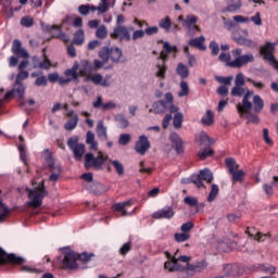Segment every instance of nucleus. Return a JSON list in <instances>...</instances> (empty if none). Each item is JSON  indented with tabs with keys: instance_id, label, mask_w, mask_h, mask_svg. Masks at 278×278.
<instances>
[{
	"instance_id": "1",
	"label": "nucleus",
	"mask_w": 278,
	"mask_h": 278,
	"mask_svg": "<svg viewBox=\"0 0 278 278\" xmlns=\"http://www.w3.org/2000/svg\"><path fill=\"white\" fill-rule=\"evenodd\" d=\"M94 257V253L83 252L80 254L71 251L68 248L63 250V261L62 264L64 268L68 270H75L77 268V260L80 262H90Z\"/></svg>"
},
{
	"instance_id": "2",
	"label": "nucleus",
	"mask_w": 278,
	"mask_h": 278,
	"mask_svg": "<svg viewBox=\"0 0 278 278\" xmlns=\"http://www.w3.org/2000/svg\"><path fill=\"white\" fill-rule=\"evenodd\" d=\"M174 98L173 93H165V100H159L152 104V109L149 110L150 113L154 114H165V112H169L170 114L175 112H179V106L173 103Z\"/></svg>"
},
{
	"instance_id": "3",
	"label": "nucleus",
	"mask_w": 278,
	"mask_h": 278,
	"mask_svg": "<svg viewBox=\"0 0 278 278\" xmlns=\"http://www.w3.org/2000/svg\"><path fill=\"white\" fill-rule=\"evenodd\" d=\"M110 161V156L103 152H98V155L94 156L92 152L85 154L84 166L89 170V168H94V170H103V164Z\"/></svg>"
},
{
	"instance_id": "4",
	"label": "nucleus",
	"mask_w": 278,
	"mask_h": 278,
	"mask_svg": "<svg viewBox=\"0 0 278 278\" xmlns=\"http://www.w3.org/2000/svg\"><path fill=\"white\" fill-rule=\"evenodd\" d=\"M231 53L235 60L226 64L230 68H242V66L255 62L253 53L242 54V49L240 48L232 50Z\"/></svg>"
},
{
	"instance_id": "5",
	"label": "nucleus",
	"mask_w": 278,
	"mask_h": 278,
	"mask_svg": "<svg viewBox=\"0 0 278 278\" xmlns=\"http://www.w3.org/2000/svg\"><path fill=\"white\" fill-rule=\"evenodd\" d=\"M48 195L49 192L45 189V181H42L38 188L28 190V197L31 199V201L28 202V206L34 207V210L40 207V205H42V200Z\"/></svg>"
},
{
	"instance_id": "6",
	"label": "nucleus",
	"mask_w": 278,
	"mask_h": 278,
	"mask_svg": "<svg viewBox=\"0 0 278 278\" xmlns=\"http://www.w3.org/2000/svg\"><path fill=\"white\" fill-rule=\"evenodd\" d=\"M99 58L103 60L104 62H113V64H121L122 61L121 58H123V50L121 48H110V47H103L99 51Z\"/></svg>"
},
{
	"instance_id": "7",
	"label": "nucleus",
	"mask_w": 278,
	"mask_h": 278,
	"mask_svg": "<svg viewBox=\"0 0 278 278\" xmlns=\"http://www.w3.org/2000/svg\"><path fill=\"white\" fill-rule=\"evenodd\" d=\"M278 46V41H267L266 45L260 48L261 55H264V60L270 63V65L278 71V61L275 59V49Z\"/></svg>"
},
{
	"instance_id": "8",
	"label": "nucleus",
	"mask_w": 278,
	"mask_h": 278,
	"mask_svg": "<svg viewBox=\"0 0 278 278\" xmlns=\"http://www.w3.org/2000/svg\"><path fill=\"white\" fill-rule=\"evenodd\" d=\"M173 113H167L162 122L163 129H168V126L170 125V122L173 121V125L175 129H181V125H184V113L177 111Z\"/></svg>"
},
{
	"instance_id": "9",
	"label": "nucleus",
	"mask_w": 278,
	"mask_h": 278,
	"mask_svg": "<svg viewBox=\"0 0 278 278\" xmlns=\"http://www.w3.org/2000/svg\"><path fill=\"white\" fill-rule=\"evenodd\" d=\"M84 81H92L94 86H101L102 88H110L112 86V75L108 74L104 76L101 74H93L92 76L86 77Z\"/></svg>"
},
{
	"instance_id": "10",
	"label": "nucleus",
	"mask_w": 278,
	"mask_h": 278,
	"mask_svg": "<svg viewBox=\"0 0 278 278\" xmlns=\"http://www.w3.org/2000/svg\"><path fill=\"white\" fill-rule=\"evenodd\" d=\"M111 38L113 40H119V42H123V40L129 42L131 40V33L127 26H116L111 33Z\"/></svg>"
},
{
	"instance_id": "11",
	"label": "nucleus",
	"mask_w": 278,
	"mask_h": 278,
	"mask_svg": "<svg viewBox=\"0 0 278 278\" xmlns=\"http://www.w3.org/2000/svg\"><path fill=\"white\" fill-rule=\"evenodd\" d=\"M244 275V267L238 264H226L224 265V277H242Z\"/></svg>"
},
{
	"instance_id": "12",
	"label": "nucleus",
	"mask_w": 278,
	"mask_h": 278,
	"mask_svg": "<svg viewBox=\"0 0 278 278\" xmlns=\"http://www.w3.org/2000/svg\"><path fill=\"white\" fill-rule=\"evenodd\" d=\"M254 92L252 90H247L243 93L242 105L238 104L237 109L239 114H247V112H251L253 110V103L250 101L251 97H253Z\"/></svg>"
},
{
	"instance_id": "13",
	"label": "nucleus",
	"mask_w": 278,
	"mask_h": 278,
	"mask_svg": "<svg viewBox=\"0 0 278 278\" xmlns=\"http://www.w3.org/2000/svg\"><path fill=\"white\" fill-rule=\"evenodd\" d=\"M9 262V264H25V258L16 256L14 253L8 254L5 250L0 248V264H5Z\"/></svg>"
},
{
	"instance_id": "14",
	"label": "nucleus",
	"mask_w": 278,
	"mask_h": 278,
	"mask_svg": "<svg viewBox=\"0 0 278 278\" xmlns=\"http://www.w3.org/2000/svg\"><path fill=\"white\" fill-rule=\"evenodd\" d=\"M151 149V142H149V138L147 136L141 135L139 137V140L135 144V151L136 153H139V155H144L147 151Z\"/></svg>"
},
{
	"instance_id": "15",
	"label": "nucleus",
	"mask_w": 278,
	"mask_h": 278,
	"mask_svg": "<svg viewBox=\"0 0 278 278\" xmlns=\"http://www.w3.org/2000/svg\"><path fill=\"white\" fill-rule=\"evenodd\" d=\"M11 51L17 58H23L24 60H28L29 58V52L23 48V43L18 39L13 40Z\"/></svg>"
},
{
	"instance_id": "16",
	"label": "nucleus",
	"mask_w": 278,
	"mask_h": 278,
	"mask_svg": "<svg viewBox=\"0 0 278 278\" xmlns=\"http://www.w3.org/2000/svg\"><path fill=\"white\" fill-rule=\"evenodd\" d=\"M164 268H165V270H169V273H175L177 270L180 273H184V270H186V267H184V266H181V264H179V261L177 260V253H175L172 261L165 262Z\"/></svg>"
},
{
	"instance_id": "17",
	"label": "nucleus",
	"mask_w": 278,
	"mask_h": 278,
	"mask_svg": "<svg viewBox=\"0 0 278 278\" xmlns=\"http://www.w3.org/2000/svg\"><path fill=\"white\" fill-rule=\"evenodd\" d=\"M169 140L178 155L184 153V140H181V137L177 132H172L169 135Z\"/></svg>"
},
{
	"instance_id": "18",
	"label": "nucleus",
	"mask_w": 278,
	"mask_h": 278,
	"mask_svg": "<svg viewBox=\"0 0 278 278\" xmlns=\"http://www.w3.org/2000/svg\"><path fill=\"white\" fill-rule=\"evenodd\" d=\"M47 159L46 162L48 164L50 173L54 175H62V167L60 165H55V159H53V155H51V152L49 150H46Z\"/></svg>"
},
{
	"instance_id": "19",
	"label": "nucleus",
	"mask_w": 278,
	"mask_h": 278,
	"mask_svg": "<svg viewBox=\"0 0 278 278\" xmlns=\"http://www.w3.org/2000/svg\"><path fill=\"white\" fill-rule=\"evenodd\" d=\"M175 216V211L170 206H165L164 208L153 213L152 217L156 220H160L162 218L170 219Z\"/></svg>"
},
{
	"instance_id": "20",
	"label": "nucleus",
	"mask_w": 278,
	"mask_h": 278,
	"mask_svg": "<svg viewBox=\"0 0 278 278\" xmlns=\"http://www.w3.org/2000/svg\"><path fill=\"white\" fill-rule=\"evenodd\" d=\"M188 46L193 47V49H199L200 51H207V46L205 45V36L190 39Z\"/></svg>"
},
{
	"instance_id": "21",
	"label": "nucleus",
	"mask_w": 278,
	"mask_h": 278,
	"mask_svg": "<svg viewBox=\"0 0 278 278\" xmlns=\"http://www.w3.org/2000/svg\"><path fill=\"white\" fill-rule=\"evenodd\" d=\"M14 92L18 96L20 105L23 108L25 103H27L25 99V85L23 83H18L15 80V84L13 85Z\"/></svg>"
},
{
	"instance_id": "22",
	"label": "nucleus",
	"mask_w": 278,
	"mask_h": 278,
	"mask_svg": "<svg viewBox=\"0 0 278 278\" xmlns=\"http://www.w3.org/2000/svg\"><path fill=\"white\" fill-rule=\"evenodd\" d=\"M242 8V0H230L226 8L222 9V14L230 12L231 14H236L238 10Z\"/></svg>"
},
{
	"instance_id": "23",
	"label": "nucleus",
	"mask_w": 278,
	"mask_h": 278,
	"mask_svg": "<svg viewBox=\"0 0 278 278\" xmlns=\"http://www.w3.org/2000/svg\"><path fill=\"white\" fill-rule=\"evenodd\" d=\"M195 177H199L200 184H203V181L212 184V181H214V174L210 168L201 169L199 174H195Z\"/></svg>"
},
{
	"instance_id": "24",
	"label": "nucleus",
	"mask_w": 278,
	"mask_h": 278,
	"mask_svg": "<svg viewBox=\"0 0 278 278\" xmlns=\"http://www.w3.org/2000/svg\"><path fill=\"white\" fill-rule=\"evenodd\" d=\"M252 110L255 114H261L264 110V100L260 94L253 96Z\"/></svg>"
},
{
	"instance_id": "25",
	"label": "nucleus",
	"mask_w": 278,
	"mask_h": 278,
	"mask_svg": "<svg viewBox=\"0 0 278 278\" xmlns=\"http://www.w3.org/2000/svg\"><path fill=\"white\" fill-rule=\"evenodd\" d=\"M86 189L89 190L92 194H103L105 189H103V185L101 182H91L86 186Z\"/></svg>"
},
{
	"instance_id": "26",
	"label": "nucleus",
	"mask_w": 278,
	"mask_h": 278,
	"mask_svg": "<svg viewBox=\"0 0 278 278\" xmlns=\"http://www.w3.org/2000/svg\"><path fill=\"white\" fill-rule=\"evenodd\" d=\"M96 134L100 140H108V128L103 125V121L98 122Z\"/></svg>"
},
{
	"instance_id": "27",
	"label": "nucleus",
	"mask_w": 278,
	"mask_h": 278,
	"mask_svg": "<svg viewBox=\"0 0 278 278\" xmlns=\"http://www.w3.org/2000/svg\"><path fill=\"white\" fill-rule=\"evenodd\" d=\"M181 184H194L199 189L205 188V184L201 182L197 174L191 175L189 178H182Z\"/></svg>"
},
{
	"instance_id": "28",
	"label": "nucleus",
	"mask_w": 278,
	"mask_h": 278,
	"mask_svg": "<svg viewBox=\"0 0 278 278\" xmlns=\"http://www.w3.org/2000/svg\"><path fill=\"white\" fill-rule=\"evenodd\" d=\"M176 72L181 79H188V77H190V71L188 70V66L184 63H178Z\"/></svg>"
},
{
	"instance_id": "29",
	"label": "nucleus",
	"mask_w": 278,
	"mask_h": 278,
	"mask_svg": "<svg viewBox=\"0 0 278 278\" xmlns=\"http://www.w3.org/2000/svg\"><path fill=\"white\" fill-rule=\"evenodd\" d=\"M77 71H79V63L78 62L74 63L72 68L66 70L64 72V75H65V77H72L71 79H78L79 78V73Z\"/></svg>"
},
{
	"instance_id": "30",
	"label": "nucleus",
	"mask_w": 278,
	"mask_h": 278,
	"mask_svg": "<svg viewBox=\"0 0 278 278\" xmlns=\"http://www.w3.org/2000/svg\"><path fill=\"white\" fill-rule=\"evenodd\" d=\"M74 157L77 162H81L84 154L86 153V144L80 143L77 148L73 150Z\"/></svg>"
},
{
	"instance_id": "31",
	"label": "nucleus",
	"mask_w": 278,
	"mask_h": 278,
	"mask_svg": "<svg viewBox=\"0 0 278 278\" xmlns=\"http://www.w3.org/2000/svg\"><path fill=\"white\" fill-rule=\"evenodd\" d=\"M131 205V200H128L126 202H119L113 205V210L115 212H122V216H129V213L126 212L125 207Z\"/></svg>"
},
{
	"instance_id": "32",
	"label": "nucleus",
	"mask_w": 278,
	"mask_h": 278,
	"mask_svg": "<svg viewBox=\"0 0 278 278\" xmlns=\"http://www.w3.org/2000/svg\"><path fill=\"white\" fill-rule=\"evenodd\" d=\"M226 167L228 168V173H235L240 168V165L236 162V159L228 157L225 160Z\"/></svg>"
},
{
	"instance_id": "33",
	"label": "nucleus",
	"mask_w": 278,
	"mask_h": 278,
	"mask_svg": "<svg viewBox=\"0 0 278 278\" xmlns=\"http://www.w3.org/2000/svg\"><path fill=\"white\" fill-rule=\"evenodd\" d=\"M199 23V17L197 15H187L186 21H184L182 27L185 29H189L191 27H194Z\"/></svg>"
},
{
	"instance_id": "34",
	"label": "nucleus",
	"mask_w": 278,
	"mask_h": 278,
	"mask_svg": "<svg viewBox=\"0 0 278 278\" xmlns=\"http://www.w3.org/2000/svg\"><path fill=\"white\" fill-rule=\"evenodd\" d=\"M201 123L206 127H212V125H214V112L207 110L206 114L202 117Z\"/></svg>"
},
{
	"instance_id": "35",
	"label": "nucleus",
	"mask_w": 278,
	"mask_h": 278,
	"mask_svg": "<svg viewBox=\"0 0 278 278\" xmlns=\"http://www.w3.org/2000/svg\"><path fill=\"white\" fill-rule=\"evenodd\" d=\"M233 40L235 42H237V45H240L241 47H255V41L244 38L242 36L235 37Z\"/></svg>"
},
{
	"instance_id": "36",
	"label": "nucleus",
	"mask_w": 278,
	"mask_h": 278,
	"mask_svg": "<svg viewBox=\"0 0 278 278\" xmlns=\"http://www.w3.org/2000/svg\"><path fill=\"white\" fill-rule=\"evenodd\" d=\"M216 142L214 139L210 137L206 132H201L200 135V144L201 147H212Z\"/></svg>"
},
{
	"instance_id": "37",
	"label": "nucleus",
	"mask_w": 278,
	"mask_h": 278,
	"mask_svg": "<svg viewBox=\"0 0 278 278\" xmlns=\"http://www.w3.org/2000/svg\"><path fill=\"white\" fill-rule=\"evenodd\" d=\"M86 40V34L84 33V29H78L74 34L73 42L74 45H77L78 47H81V43Z\"/></svg>"
},
{
	"instance_id": "38",
	"label": "nucleus",
	"mask_w": 278,
	"mask_h": 278,
	"mask_svg": "<svg viewBox=\"0 0 278 278\" xmlns=\"http://www.w3.org/2000/svg\"><path fill=\"white\" fill-rule=\"evenodd\" d=\"M79 123V116L74 115L72 118L68 119L67 123H65L64 128L66 131H73L75 127H77V124Z\"/></svg>"
},
{
	"instance_id": "39",
	"label": "nucleus",
	"mask_w": 278,
	"mask_h": 278,
	"mask_svg": "<svg viewBox=\"0 0 278 278\" xmlns=\"http://www.w3.org/2000/svg\"><path fill=\"white\" fill-rule=\"evenodd\" d=\"M230 175L232 176V184H236L237 181L242 182L247 174L242 169H236Z\"/></svg>"
},
{
	"instance_id": "40",
	"label": "nucleus",
	"mask_w": 278,
	"mask_h": 278,
	"mask_svg": "<svg viewBox=\"0 0 278 278\" xmlns=\"http://www.w3.org/2000/svg\"><path fill=\"white\" fill-rule=\"evenodd\" d=\"M173 25V22L170 21L169 16H165L164 18L160 20L159 27L161 29H164L165 31H170V26Z\"/></svg>"
},
{
	"instance_id": "41",
	"label": "nucleus",
	"mask_w": 278,
	"mask_h": 278,
	"mask_svg": "<svg viewBox=\"0 0 278 278\" xmlns=\"http://www.w3.org/2000/svg\"><path fill=\"white\" fill-rule=\"evenodd\" d=\"M157 72L155 74V77H159L160 79H166V72L168 71V66L166 63H163L162 65H156Z\"/></svg>"
},
{
	"instance_id": "42",
	"label": "nucleus",
	"mask_w": 278,
	"mask_h": 278,
	"mask_svg": "<svg viewBox=\"0 0 278 278\" xmlns=\"http://www.w3.org/2000/svg\"><path fill=\"white\" fill-rule=\"evenodd\" d=\"M96 36L100 40H105L108 38V27L105 25H100L96 30Z\"/></svg>"
},
{
	"instance_id": "43",
	"label": "nucleus",
	"mask_w": 278,
	"mask_h": 278,
	"mask_svg": "<svg viewBox=\"0 0 278 278\" xmlns=\"http://www.w3.org/2000/svg\"><path fill=\"white\" fill-rule=\"evenodd\" d=\"M115 121L121 129H127V127H129V119L121 114L115 116Z\"/></svg>"
},
{
	"instance_id": "44",
	"label": "nucleus",
	"mask_w": 278,
	"mask_h": 278,
	"mask_svg": "<svg viewBox=\"0 0 278 278\" xmlns=\"http://www.w3.org/2000/svg\"><path fill=\"white\" fill-rule=\"evenodd\" d=\"M110 162L114 166L117 175H119V176L125 175V166L123 165V163H121V161H118V160H114V161L110 160Z\"/></svg>"
},
{
	"instance_id": "45",
	"label": "nucleus",
	"mask_w": 278,
	"mask_h": 278,
	"mask_svg": "<svg viewBox=\"0 0 278 278\" xmlns=\"http://www.w3.org/2000/svg\"><path fill=\"white\" fill-rule=\"evenodd\" d=\"M218 192H219L218 185L213 184L211 187V192L208 193V197H207L208 203H212V201L216 200V198L218 197Z\"/></svg>"
},
{
	"instance_id": "46",
	"label": "nucleus",
	"mask_w": 278,
	"mask_h": 278,
	"mask_svg": "<svg viewBox=\"0 0 278 278\" xmlns=\"http://www.w3.org/2000/svg\"><path fill=\"white\" fill-rule=\"evenodd\" d=\"M180 89L178 97H188V94H190V87H188V83L186 80L180 81Z\"/></svg>"
},
{
	"instance_id": "47",
	"label": "nucleus",
	"mask_w": 278,
	"mask_h": 278,
	"mask_svg": "<svg viewBox=\"0 0 278 278\" xmlns=\"http://www.w3.org/2000/svg\"><path fill=\"white\" fill-rule=\"evenodd\" d=\"M244 92H247L244 87L235 85L230 91V94L231 97H244Z\"/></svg>"
},
{
	"instance_id": "48",
	"label": "nucleus",
	"mask_w": 278,
	"mask_h": 278,
	"mask_svg": "<svg viewBox=\"0 0 278 278\" xmlns=\"http://www.w3.org/2000/svg\"><path fill=\"white\" fill-rule=\"evenodd\" d=\"M198 155H199L200 160H205L206 157L214 155V150H212L210 148H202L199 151Z\"/></svg>"
},
{
	"instance_id": "49",
	"label": "nucleus",
	"mask_w": 278,
	"mask_h": 278,
	"mask_svg": "<svg viewBox=\"0 0 278 278\" xmlns=\"http://www.w3.org/2000/svg\"><path fill=\"white\" fill-rule=\"evenodd\" d=\"M208 49H211V55L216 56L218 53H220V47L218 46V42L211 41L208 45Z\"/></svg>"
},
{
	"instance_id": "50",
	"label": "nucleus",
	"mask_w": 278,
	"mask_h": 278,
	"mask_svg": "<svg viewBox=\"0 0 278 278\" xmlns=\"http://www.w3.org/2000/svg\"><path fill=\"white\" fill-rule=\"evenodd\" d=\"M108 10H110V5L108 4V1L101 0V2L97 7V12H99V14H105Z\"/></svg>"
},
{
	"instance_id": "51",
	"label": "nucleus",
	"mask_w": 278,
	"mask_h": 278,
	"mask_svg": "<svg viewBox=\"0 0 278 278\" xmlns=\"http://www.w3.org/2000/svg\"><path fill=\"white\" fill-rule=\"evenodd\" d=\"M215 79L216 81H218V84H224V86H231V81H233V76H216Z\"/></svg>"
},
{
	"instance_id": "52",
	"label": "nucleus",
	"mask_w": 278,
	"mask_h": 278,
	"mask_svg": "<svg viewBox=\"0 0 278 278\" xmlns=\"http://www.w3.org/2000/svg\"><path fill=\"white\" fill-rule=\"evenodd\" d=\"M128 142H131V135L122 134L118 139V144H121L122 147H127Z\"/></svg>"
},
{
	"instance_id": "53",
	"label": "nucleus",
	"mask_w": 278,
	"mask_h": 278,
	"mask_svg": "<svg viewBox=\"0 0 278 278\" xmlns=\"http://www.w3.org/2000/svg\"><path fill=\"white\" fill-rule=\"evenodd\" d=\"M184 203L186 205H189V207H197V205H199V199L194 197H186L184 199Z\"/></svg>"
},
{
	"instance_id": "54",
	"label": "nucleus",
	"mask_w": 278,
	"mask_h": 278,
	"mask_svg": "<svg viewBox=\"0 0 278 278\" xmlns=\"http://www.w3.org/2000/svg\"><path fill=\"white\" fill-rule=\"evenodd\" d=\"M258 268L260 270H263V273H269L270 275H275V271L277 270L275 266L268 264L258 265Z\"/></svg>"
},
{
	"instance_id": "55",
	"label": "nucleus",
	"mask_w": 278,
	"mask_h": 278,
	"mask_svg": "<svg viewBox=\"0 0 278 278\" xmlns=\"http://www.w3.org/2000/svg\"><path fill=\"white\" fill-rule=\"evenodd\" d=\"M245 118L249 123H253V125L260 124V117L253 113H250L249 111L245 113Z\"/></svg>"
},
{
	"instance_id": "56",
	"label": "nucleus",
	"mask_w": 278,
	"mask_h": 278,
	"mask_svg": "<svg viewBox=\"0 0 278 278\" xmlns=\"http://www.w3.org/2000/svg\"><path fill=\"white\" fill-rule=\"evenodd\" d=\"M24 79H29V72L27 71H18V74L16 75L15 81L23 84Z\"/></svg>"
},
{
	"instance_id": "57",
	"label": "nucleus",
	"mask_w": 278,
	"mask_h": 278,
	"mask_svg": "<svg viewBox=\"0 0 278 278\" xmlns=\"http://www.w3.org/2000/svg\"><path fill=\"white\" fill-rule=\"evenodd\" d=\"M174 238L176 240V242H186L188 240H190V235L186 233V232H182V233H175L174 235Z\"/></svg>"
},
{
	"instance_id": "58",
	"label": "nucleus",
	"mask_w": 278,
	"mask_h": 278,
	"mask_svg": "<svg viewBox=\"0 0 278 278\" xmlns=\"http://www.w3.org/2000/svg\"><path fill=\"white\" fill-rule=\"evenodd\" d=\"M80 144L81 143H79V139L77 138L72 137L67 140V147L68 149H71V151H73L74 149H77Z\"/></svg>"
},
{
	"instance_id": "59",
	"label": "nucleus",
	"mask_w": 278,
	"mask_h": 278,
	"mask_svg": "<svg viewBox=\"0 0 278 278\" xmlns=\"http://www.w3.org/2000/svg\"><path fill=\"white\" fill-rule=\"evenodd\" d=\"M21 26L22 27H34V18L29 16H24L21 18Z\"/></svg>"
},
{
	"instance_id": "60",
	"label": "nucleus",
	"mask_w": 278,
	"mask_h": 278,
	"mask_svg": "<svg viewBox=\"0 0 278 278\" xmlns=\"http://www.w3.org/2000/svg\"><path fill=\"white\" fill-rule=\"evenodd\" d=\"M163 49H164L168 54H170V53H177V51H179V50L177 49V46H170V43H169L168 41H165V42L163 43Z\"/></svg>"
},
{
	"instance_id": "61",
	"label": "nucleus",
	"mask_w": 278,
	"mask_h": 278,
	"mask_svg": "<svg viewBox=\"0 0 278 278\" xmlns=\"http://www.w3.org/2000/svg\"><path fill=\"white\" fill-rule=\"evenodd\" d=\"M78 12L81 16H88L90 14V4H81L78 7Z\"/></svg>"
},
{
	"instance_id": "62",
	"label": "nucleus",
	"mask_w": 278,
	"mask_h": 278,
	"mask_svg": "<svg viewBox=\"0 0 278 278\" xmlns=\"http://www.w3.org/2000/svg\"><path fill=\"white\" fill-rule=\"evenodd\" d=\"M250 21L256 25V27H261L262 25V14L256 12L253 16L250 17Z\"/></svg>"
},
{
	"instance_id": "63",
	"label": "nucleus",
	"mask_w": 278,
	"mask_h": 278,
	"mask_svg": "<svg viewBox=\"0 0 278 278\" xmlns=\"http://www.w3.org/2000/svg\"><path fill=\"white\" fill-rule=\"evenodd\" d=\"M131 251V242L124 243L119 249V255H126Z\"/></svg>"
},
{
	"instance_id": "64",
	"label": "nucleus",
	"mask_w": 278,
	"mask_h": 278,
	"mask_svg": "<svg viewBox=\"0 0 278 278\" xmlns=\"http://www.w3.org/2000/svg\"><path fill=\"white\" fill-rule=\"evenodd\" d=\"M235 86L244 87V74H242V73L237 74L236 79H235Z\"/></svg>"
}]
</instances>
